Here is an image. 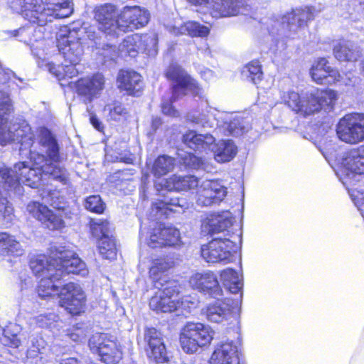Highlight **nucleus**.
Masks as SVG:
<instances>
[{
    "mask_svg": "<svg viewBox=\"0 0 364 364\" xmlns=\"http://www.w3.org/2000/svg\"><path fill=\"white\" fill-rule=\"evenodd\" d=\"M200 75L206 81L210 80L214 77L213 72L208 68L201 70Z\"/></svg>",
    "mask_w": 364,
    "mask_h": 364,
    "instance_id": "64",
    "label": "nucleus"
},
{
    "mask_svg": "<svg viewBox=\"0 0 364 364\" xmlns=\"http://www.w3.org/2000/svg\"><path fill=\"white\" fill-rule=\"evenodd\" d=\"M174 167V159L163 155L159 156L153 166L152 172L156 177H161L171 171Z\"/></svg>",
    "mask_w": 364,
    "mask_h": 364,
    "instance_id": "43",
    "label": "nucleus"
},
{
    "mask_svg": "<svg viewBox=\"0 0 364 364\" xmlns=\"http://www.w3.org/2000/svg\"><path fill=\"white\" fill-rule=\"evenodd\" d=\"M141 48L139 50L148 51L152 53L156 51L158 43L157 36L155 33L139 35Z\"/></svg>",
    "mask_w": 364,
    "mask_h": 364,
    "instance_id": "50",
    "label": "nucleus"
},
{
    "mask_svg": "<svg viewBox=\"0 0 364 364\" xmlns=\"http://www.w3.org/2000/svg\"><path fill=\"white\" fill-rule=\"evenodd\" d=\"M293 16L294 15H293V10H292L291 11L287 13L284 16V21H287L289 26H296V27H302L303 26L299 25V16H295L293 17Z\"/></svg>",
    "mask_w": 364,
    "mask_h": 364,
    "instance_id": "59",
    "label": "nucleus"
},
{
    "mask_svg": "<svg viewBox=\"0 0 364 364\" xmlns=\"http://www.w3.org/2000/svg\"><path fill=\"white\" fill-rule=\"evenodd\" d=\"M209 233H219L227 230L232 226V220L229 213L223 214H213L207 218L205 222Z\"/></svg>",
    "mask_w": 364,
    "mask_h": 364,
    "instance_id": "34",
    "label": "nucleus"
},
{
    "mask_svg": "<svg viewBox=\"0 0 364 364\" xmlns=\"http://www.w3.org/2000/svg\"><path fill=\"white\" fill-rule=\"evenodd\" d=\"M214 332L201 323H188L181 330L179 342L183 351L193 354L210 344Z\"/></svg>",
    "mask_w": 364,
    "mask_h": 364,
    "instance_id": "9",
    "label": "nucleus"
},
{
    "mask_svg": "<svg viewBox=\"0 0 364 364\" xmlns=\"http://www.w3.org/2000/svg\"><path fill=\"white\" fill-rule=\"evenodd\" d=\"M183 163L191 168H205L204 161L194 154H188L183 158Z\"/></svg>",
    "mask_w": 364,
    "mask_h": 364,
    "instance_id": "53",
    "label": "nucleus"
},
{
    "mask_svg": "<svg viewBox=\"0 0 364 364\" xmlns=\"http://www.w3.org/2000/svg\"><path fill=\"white\" fill-rule=\"evenodd\" d=\"M118 87L129 95H136L142 88L141 76L134 71L121 70L117 77Z\"/></svg>",
    "mask_w": 364,
    "mask_h": 364,
    "instance_id": "31",
    "label": "nucleus"
},
{
    "mask_svg": "<svg viewBox=\"0 0 364 364\" xmlns=\"http://www.w3.org/2000/svg\"><path fill=\"white\" fill-rule=\"evenodd\" d=\"M104 110L105 112H108V117L114 121H119L125 118L127 114L122 105L117 103L106 105Z\"/></svg>",
    "mask_w": 364,
    "mask_h": 364,
    "instance_id": "51",
    "label": "nucleus"
},
{
    "mask_svg": "<svg viewBox=\"0 0 364 364\" xmlns=\"http://www.w3.org/2000/svg\"><path fill=\"white\" fill-rule=\"evenodd\" d=\"M205 314L208 320L211 322L223 323L229 320L232 316L230 299H218L206 307Z\"/></svg>",
    "mask_w": 364,
    "mask_h": 364,
    "instance_id": "30",
    "label": "nucleus"
},
{
    "mask_svg": "<svg viewBox=\"0 0 364 364\" xmlns=\"http://www.w3.org/2000/svg\"><path fill=\"white\" fill-rule=\"evenodd\" d=\"M57 279L54 277H45L41 279L38 287V294L40 297L45 298L47 296H60L61 289L58 282L62 279Z\"/></svg>",
    "mask_w": 364,
    "mask_h": 364,
    "instance_id": "39",
    "label": "nucleus"
},
{
    "mask_svg": "<svg viewBox=\"0 0 364 364\" xmlns=\"http://www.w3.org/2000/svg\"><path fill=\"white\" fill-rule=\"evenodd\" d=\"M178 309H181L186 311H190L191 309L196 307L197 300L193 299L191 296H179Z\"/></svg>",
    "mask_w": 364,
    "mask_h": 364,
    "instance_id": "56",
    "label": "nucleus"
},
{
    "mask_svg": "<svg viewBox=\"0 0 364 364\" xmlns=\"http://www.w3.org/2000/svg\"><path fill=\"white\" fill-rule=\"evenodd\" d=\"M155 186L158 190L161 187V189H166L168 191H181L197 187L198 181L197 178L193 176L182 177L174 175L168 179L162 180L161 182H156Z\"/></svg>",
    "mask_w": 364,
    "mask_h": 364,
    "instance_id": "29",
    "label": "nucleus"
},
{
    "mask_svg": "<svg viewBox=\"0 0 364 364\" xmlns=\"http://www.w3.org/2000/svg\"><path fill=\"white\" fill-rule=\"evenodd\" d=\"M192 288L208 294L213 297L222 294V289L215 274L210 272H197L189 279Z\"/></svg>",
    "mask_w": 364,
    "mask_h": 364,
    "instance_id": "24",
    "label": "nucleus"
},
{
    "mask_svg": "<svg viewBox=\"0 0 364 364\" xmlns=\"http://www.w3.org/2000/svg\"><path fill=\"white\" fill-rule=\"evenodd\" d=\"M30 159L32 164L28 162H18L14 168L3 166L0 168V193L6 194L10 192L20 193L21 183L30 186L36 187L41 180L43 173V163L46 156L36 151L33 146L29 149Z\"/></svg>",
    "mask_w": 364,
    "mask_h": 364,
    "instance_id": "1",
    "label": "nucleus"
},
{
    "mask_svg": "<svg viewBox=\"0 0 364 364\" xmlns=\"http://www.w3.org/2000/svg\"><path fill=\"white\" fill-rule=\"evenodd\" d=\"M0 250L7 254L21 255L23 250L14 236L6 232H0Z\"/></svg>",
    "mask_w": 364,
    "mask_h": 364,
    "instance_id": "42",
    "label": "nucleus"
},
{
    "mask_svg": "<svg viewBox=\"0 0 364 364\" xmlns=\"http://www.w3.org/2000/svg\"><path fill=\"white\" fill-rule=\"evenodd\" d=\"M46 202L50 203L55 208L58 210L63 209V206L61 205V201L60 200L61 198L60 197V193L53 190L50 191L46 196L43 197Z\"/></svg>",
    "mask_w": 364,
    "mask_h": 364,
    "instance_id": "54",
    "label": "nucleus"
},
{
    "mask_svg": "<svg viewBox=\"0 0 364 364\" xmlns=\"http://www.w3.org/2000/svg\"><path fill=\"white\" fill-rule=\"evenodd\" d=\"M82 34L83 31L80 29L71 30L68 27L60 29L57 37L58 47L65 62L61 65H55L53 63L48 64L50 73L59 80L65 77H73L78 73L75 67L83 54L81 42Z\"/></svg>",
    "mask_w": 364,
    "mask_h": 364,
    "instance_id": "3",
    "label": "nucleus"
},
{
    "mask_svg": "<svg viewBox=\"0 0 364 364\" xmlns=\"http://www.w3.org/2000/svg\"><path fill=\"white\" fill-rule=\"evenodd\" d=\"M228 194L227 188L219 180H204L198 186L196 203L200 206L220 203Z\"/></svg>",
    "mask_w": 364,
    "mask_h": 364,
    "instance_id": "17",
    "label": "nucleus"
},
{
    "mask_svg": "<svg viewBox=\"0 0 364 364\" xmlns=\"http://www.w3.org/2000/svg\"><path fill=\"white\" fill-rule=\"evenodd\" d=\"M44 341L43 338H37L32 341V346L27 351V355L31 358H35L38 353H41L44 349Z\"/></svg>",
    "mask_w": 364,
    "mask_h": 364,
    "instance_id": "55",
    "label": "nucleus"
},
{
    "mask_svg": "<svg viewBox=\"0 0 364 364\" xmlns=\"http://www.w3.org/2000/svg\"><path fill=\"white\" fill-rule=\"evenodd\" d=\"M350 197L355 205L361 212L362 215L364 217L362 209V207L364 205V192L358 190H353L350 193Z\"/></svg>",
    "mask_w": 364,
    "mask_h": 364,
    "instance_id": "57",
    "label": "nucleus"
},
{
    "mask_svg": "<svg viewBox=\"0 0 364 364\" xmlns=\"http://www.w3.org/2000/svg\"><path fill=\"white\" fill-rule=\"evenodd\" d=\"M9 193H7L6 194H1L0 196H2V198L1 199V205H0V212H2L4 217H9L10 218L14 211V208L12 207L11 203L8 201L6 198L5 197L7 194Z\"/></svg>",
    "mask_w": 364,
    "mask_h": 364,
    "instance_id": "58",
    "label": "nucleus"
},
{
    "mask_svg": "<svg viewBox=\"0 0 364 364\" xmlns=\"http://www.w3.org/2000/svg\"><path fill=\"white\" fill-rule=\"evenodd\" d=\"M187 206V203L184 199L166 196L163 200H159L153 204L152 211L156 210V216L159 213H166V210L178 212L176 208L183 209L186 208Z\"/></svg>",
    "mask_w": 364,
    "mask_h": 364,
    "instance_id": "37",
    "label": "nucleus"
},
{
    "mask_svg": "<svg viewBox=\"0 0 364 364\" xmlns=\"http://www.w3.org/2000/svg\"><path fill=\"white\" fill-rule=\"evenodd\" d=\"M170 31L174 35H188L192 37H204L209 34V28L195 21H188L179 26H173Z\"/></svg>",
    "mask_w": 364,
    "mask_h": 364,
    "instance_id": "35",
    "label": "nucleus"
},
{
    "mask_svg": "<svg viewBox=\"0 0 364 364\" xmlns=\"http://www.w3.org/2000/svg\"><path fill=\"white\" fill-rule=\"evenodd\" d=\"M85 208L96 213H102L105 210V205L100 196H90L85 199Z\"/></svg>",
    "mask_w": 364,
    "mask_h": 364,
    "instance_id": "52",
    "label": "nucleus"
},
{
    "mask_svg": "<svg viewBox=\"0 0 364 364\" xmlns=\"http://www.w3.org/2000/svg\"><path fill=\"white\" fill-rule=\"evenodd\" d=\"M173 262L167 258L160 257L153 259L149 267V277L155 282L162 279L164 274L172 267Z\"/></svg>",
    "mask_w": 364,
    "mask_h": 364,
    "instance_id": "41",
    "label": "nucleus"
},
{
    "mask_svg": "<svg viewBox=\"0 0 364 364\" xmlns=\"http://www.w3.org/2000/svg\"><path fill=\"white\" fill-rule=\"evenodd\" d=\"M279 26V23L278 22H274V25L272 23V20H270L269 22H267V29L272 35H274L276 33V31L278 30Z\"/></svg>",
    "mask_w": 364,
    "mask_h": 364,
    "instance_id": "63",
    "label": "nucleus"
},
{
    "mask_svg": "<svg viewBox=\"0 0 364 364\" xmlns=\"http://www.w3.org/2000/svg\"><path fill=\"white\" fill-rule=\"evenodd\" d=\"M88 345L90 350L98 354L102 362L107 364L119 363L122 358V350L120 343L113 336L97 333L89 339Z\"/></svg>",
    "mask_w": 364,
    "mask_h": 364,
    "instance_id": "10",
    "label": "nucleus"
},
{
    "mask_svg": "<svg viewBox=\"0 0 364 364\" xmlns=\"http://www.w3.org/2000/svg\"><path fill=\"white\" fill-rule=\"evenodd\" d=\"M162 112L167 115L175 116L176 111L173 109L171 105L166 103L162 105Z\"/></svg>",
    "mask_w": 364,
    "mask_h": 364,
    "instance_id": "61",
    "label": "nucleus"
},
{
    "mask_svg": "<svg viewBox=\"0 0 364 364\" xmlns=\"http://www.w3.org/2000/svg\"><path fill=\"white\" fill-rule=\"evenodd\" d=\"M95 18L99 29L109 36H118L119 14L117 8L112 4L98 6L95 9Z\"/></svg>",
    "mask_w": 364,
    "mask_h": 364,
    "instance_id": "20",
    "label": "nucleus"
},
{
    "mask_svg": "<svg viewBox=\"0 0 364 364\" xmlns=\"http://www.w3.org/2000/svg\"><path fill=\"white\" fill-rule=\"evenodd\" d=\"M242 75L254 84H257L262 75L261 66L257 61H252L242 69Z\"/></svg>",
    "mask_w": 364,
    "mask_h": 364,
    "instance_id": "46",
    "label": "nucleus"
},
{
    "mask_svg": "<svg viewBox=\"0 0 364 364\" xmlns=\"http://www.w3.org/2000/svg\"><path fill=\"white\" fill-rule=\"evenodd\" d=\"M166 76L173 82L172 100H176L180 97L185 95L187 92H191L195 95L201 94V89L196 80L187 75L180 66L177 65L169 66Z\"/></svg>",
    "mask_w": 364,
    "mask_h": 364,
    "instance_id": "12",
    "label": "nucleus"
},
{
    "mask_svg": "<svg viewBox=\"0 0 364 364\" xmlns=\"http://www.w3.org/2000/svg\"><path fill=\"white\" fill-rule=\"evenodd\" d=\"M90 123L92 126L98 131L102 132L103 130V125L101 122L95 115H91L90 118Z\"/></svg>",
    "mask_w": 364,
    "mask_h": 364,
    "instance_id": "62",
    "label": "nucleus"
},
{
    "mask_svg": "<svg viewBox=\"0 0 364 364\" xmlns=\"http://www.w3.org/2000/svg\"><path fill=\"white\" fill-rule=\"evenodd\" d=\"M337 98L336 92L332 90H316L302 95L289 91L282 95L283 102L304 117L318 112L321 109H331Z\"/></svg>",
    "mask_w": 364,
    "mask_h": 364,
    "instance_id": "5",
    "label": "nucleus"
},
{
    "mask_svg": "<svg viewBox=\"0 0 364 364\" xmlns=\"http://www.w3.org/2000/svg\"><path fill=\"white\" fill-rule=\"evenodd\" d=\"M12 111L13 103L9 95L0 92V145L21 144V151L33 147L34 134L31 127L26 123L19 124L9 122Z\"/></svg>",
    "mask_w": 364,
    "mask_h": 364,
    "instance_id": "4",
    "label": "nucleus"
},
{
    "mask_svg": "<svg viewBox=\"0 0 364 364\" xmlns=\"http://www.w3.org/2000/svg\"><path fill=\"white\" fill-rule=\"evenodd\" d=\"M195 6L208 5L215 18H225L242 14L248 0H186Z\"/></svg>",
    "mask_w": 364,
    "mask_h": 364,
    "instance_id": "13",
    "label": "nucleus"
},
{
    "mask_svg": "<svg viewBox=\"0 0 364 364\" xmlns=\"http://www.w3.org/2000/svg\"><path fill=\"white\" fill-rule=\"evenodd\" d=\"M336 134L342 141L350 144L364 141V114L345 115L336 126Z\"/></svg>",
    "mask_w": 364,
    "mask_h": 364,
    "instance_id": "11",
    "label": "nucleus"
},
{
    "mask_svg": "<svg viewBox=\"0 0 364 364\" xmlns=\"http://www.w3.org/2000/svg\"><path fill=\"white\" fill-rule=\"evenodd\" d=\"M339 172L344 178H351L355 174H364V146L351 149L341 156L339 159Z\"/></svg>",
    "mask_w": 364,
    "mask_h": 364,
    "instance_id": "19",
    "label": "nucleus"
},
{
    "mask_svg": "<svg viewBox=\"0 0 364 364\" xmlns=\"http://www.w3.org/2000/svg\"><path fill=\"white\" fill-rule=\"evenodd\" d=\"M98 250L102 257L107 259H114L117 256V248L114 239L104 237L98 241Z\"/></svg>",
    "mask_w": 364,
    "mask_h": 364,
    "instance_id": "44",
    "label": "nucleus"
},
{
    "mask_svg": "<svg viewBox=\"0 0 364 364\" xmlns=\"http://www.w3.org/2000/svg\"><path fill=\"white\" fill-rule=\"evenodd\" d=\"M234 247L235 242L230 238H215L202 245L201 256L207 262L228 263L232 258Z\"/></svg>",
    "mask_w": 364,
    "mask_h": 364,
    "instance_id": "14",
    "label": "nucleus"
},
{
    "mask_svg": "<svg viewBox=\"0 0 364 364\" xmlns=\"http://www.w3.org/2000/svg\"><path fill=\"white\" fill-rule=\"evenodd\" d=\"M139 43V34L128 36L117 48L115 46L107 45V48L104 49L103 55L111 59H114L118 55L135 57L141 48Z\"/></svg>",
    "mask_w": 364,
    "mask_h": 364,
    "instance_id": "28",
    "label": "nucleus"
},
{
    "mask_svg": "<svg viewBox=\"0 0 364 364\" xmlns=\"http://www.w3.org/2000/svg\"><path fill=\"white\" fill-rule=\"evenodd\" d=\"M183 141L193 150L200 152L211 151L214 159L219 163L230 161L237 153V148L232 140H221L215 143V137L211 134H198L195 131H189L183 135Z\"/></svg>",
    "mask_w": 364,
    "mask_h": 364,
    "instance_id": "7",
    "label": "nucleus"
},
{
    "mask_svg": "<svg viewBox=\"0 0 364 364\" xmlns=\"http://www.w3.org/2000/svg\"><path fill=\"white\" fill-rule=\"evenodd\" d=\"M26 212L29 215L41 222L43 219H45L46 214L49 213V208L43 203L31 201L26 206Z\"/></svg>",
    "mask_w": 364,
    "mask_h": 364,
    "instance_id": "47",
    "label": "nucleus"
},
{
    "mask_svg": "<svg viewBox=\"0 0 364 364\" xmlns=\"http://www.w3.org/2000/svg\"><path fill=\"white\" fill-rule=\"evenodd\" d=\"M22 328L16 323H9L4 328L1 342L11 348H18L21 345L20 333Z\"/></svg>",
    "mask_w": 364,
    "mask_h": 364,
    "instance_id": "36",
    "label": "nucleus"
},
{
    "mask_svg": "<svg viewBox=\"0 0 364 364\" xmlns=\"http://www.w3.org/2000/svg\"><path fill=\"white\" fill-rule=\"evenodd\" d=\"M334 57L339 61H356L360 53L355 45L350 41L339 40L333 45Z\"/></svg>",
    "mask_w": 364,
    "mask_h": 364,
    "instance_id": "33",
    "label": "nucleus"
},
{
    "mask_svg": "<svg viewBox=\"0 0 364 364\" xmlns=\"http://www.w3.org/2000/svg\"><path fill=\"white\" fill-rule=\"evenodd\" d=\"M11 9L25 19L44 26L53 18L69 17L74 11L72 0H13Z\"/></svg>",
    "mask_w": 364,
    "mask_h": 364,
    "instance_id": "2",
    "label": "nucleus"
},
{
    "mask_svg": "<svg viewBox=\"0 0 364 364\" xmlns=\"http://www.w3.org/2000/svg\"><path fill=\"white\" fill-rule=\"evenodd\" d=\"M144 339L148 344L147 355L156 363L168 360L167 351L161 332L154 328H147Z\"/></svg>",
    "mask_w": 364,
    "mask_h": 364,
    "instance_id": "25",
    "label": "nucleus"
},
{
    "mask_svg": "<svg viewBox=\"0 0 364 364\" xmlns=\"http://www.w3.org/2000/svg\"><path fill=\"white\" fill-rule=\"evenodd\" d=\"M105 78L102 74L97 73L90 78H83L76 82L78 94L93 97L104 88Z\"/></svg>",
    "mask_w": 364,
    "mask_h": 364,
    "instance_id": "32",
    "label": "nucleus"
},
{
    "mask_svg": "<svg viewBox=\"0 0 364 364\" xmlns=\"http://www.w3.org/2000/svg\"><path fill=\"white\" fill-rule=\"evenodd\" d=\"M310 75L312 80L318 84H332L341 80L339 72L332 68L324 58H318L313 63Z\"/></svg>",
    "mask_w": 364,
    "mask_h": 364,
    "instance_id": "23",
    "label": "nucleus"
},
{
    "mask_svg": "<svg viewBox=\"0 0 364 364\" xmlns=\"http://www.w3.org/2000/svg\"><path fill=\"white\" fill-rule=\"evenodd\" d=\"M179 287L170 282L163 289L158 291L149 301L150 308L157 312H173L178 309Z\"/></svg>",
    "mask_w": 364,
    "mask_h": 364,
    "instance_id": "15",
    "label": "nucleus"
},
{
    "mask_svg": "<svg viewBox=\"0 0 364 364\" xmlns=\"http://www.w3.org/2000/svg\"><path fill=\"white\" fill-rule=\"evenodd\" d=\"M220 279L226 289L232 294L238 293L242 288L241 276L232 269L223 270L220 273Z\"/></svg>",
    "mask_w": 364,
    "mask_h": 364,
    "instance_id": "40",
    "label": "nucleus"
},
{
    "mask_svg": "<svg viewBox=\"0 0 364 364\" xmlns=\"http://www.w3.org/2000/svg\"><path fill=\"white\" fill-rule=\"evenodd\" d=\"M57 267L63 273L75 274L85 276L87 273L85 263L81 260L73 252L70 250H62L57 252Z\"/></svg>",
    "mask_w": 364,
    "mask_h": 364,
    "instance_id": "26",
    "label": "nucleus"
},
{
    "mask_svg": "<svg viewBox=\"0 0 364 364\" xmlns=\"http://www.w3.org/2000/svg\"><path fill=\"white\" fill-rule=\"evenodd\" d=\"M180 243L179 230L173 227H163L161 225L151 230L147 240V245L151 248L175 246Z\"/></svg>",
    "mask_w": 364,
    "mask_h": 364,
    "instance_id": "21",
    "label": "nucleus"
},
{
    "mask_svg": "<svg viewBox=\"0 0 364 364\" xmlns=\"http://www.w3.org/2000/svg\"><path fill=\"white\" fill-rule=\"evenodd\" d=\"M60 323L58 315L53 313L43 314L30 318V325L49 328L53 332L59 331Z\"/></svg>",
    "mask_w": 364,
    "mask_h": 364,
    "instance_id": "38",
    "label": "nucleus"
},
{
    "mask_svg": "<svg viewBox=\"0 0 364 364\" xmlns=\"http://www.w3.org/2000/svg\"><path fill=\"white\" fill-rule=\"evenodd\" d=\"M206 113L194 112L188 115V119L204 128H214L215 126L223 129L225 134L238 136L251 129L250 118L228 114L213 113L211 109Z\"/></svg>",
    "mask_w": 364,
    "mask_h": 364,
    "instance_id": "6",
    "label": "nucleus"
},
{
    "mask_svg": "<svg viewBox=\"0 0 364 364\" xmlns=\"http://www.w3.org/2000/svg\"><path fill=\"white\" fill-rule=\"evenodd\" d=\"M237 348L232 341L218 343L210 358L209 364H239Z\"/></svg>",
    "mask_w": 364,
    "mask_h": 364,
    "instance_id": "27",
    "label": "nucleus"
},
{
    "mask_svg": "<svg viewBox=\"0 0 364 364\" xmlns=\"http://www.w3.org/2000/svg\"><path fill=\"white\" fill-rule=\"evenodd\" d=\"M149 20L148 11L139 6H124L119 14L118 36L145 26Z\"/></svg>",
    "mask_w": 364,
    "mask_h": 364,
    "instance_id": "18",
    "label": "nucleus"
},
{
    "mask_svg": "<svg viewBox=\"0 0 364 364\" xmlns=\"http://www.w3.org/2000/svg\"><path fill=\"white\" fill-rule=\"evenodd\" d=\"M38 144L42 147V151L46 152L47 159L43 163V173L49 174L54 179L59 181L63 184L68 181V176L66 170L55 163L59 161L58 144L50 132L46 128L38 129Z\"/></svg>",
    "mask_w": 364,
    "mask_h": 364,
    "instance_id": "8",
    "label": "nucleus"
},
{
    "mask_svg": "<svg viewBox=\"0 0 364 364\" xmlns=\"http://www.w3.org/2000/svg\"><path fill=\"white\" fill-rule=\"evenodd\" d=\"M60 296V306L69 314L77 315L84 311L86 296L78 284L69 282L65 284L61 289Z\"/></svg>",
    "mask_w": 364,
    "mask_h": 364,
    "instance_id": "16",
    "label": "nucleus"
},
{
    "mask_svg": "<svg viewBox=\"0 0 364 364\" xmlns=\"http://www.w3.org/2000/svg\"><path fill=\"white\" fill-rule=\"evenodd\" d=\"M58 254L48 257L44 255H38L30 261V268L38 277H54L60 279L62 270L57 267Z\"/></svg>",
    "mask_w": 364,
    "mask_h": 364,
    "instance_id": "22",
    "label": "nucleus"
},
{
    "mask_svg": "<svg viewBox=\"0 0 364 364\" xmlns=\"http://www.w3.org/2000/svg\"><path fill=\"white\" fill-rule=\"evenodd\" d=\"M319 11L314 6H305L293 9V15H294V16H299V25L304 26L308 21L313 19Z\"/></svg>",
    "mask_w": 364,
    "mask_h": 364,
    "instance_id": "48",
    "label": "nucleus"
},
{
    "mask_svg": "<svg viewBox=\"0 0 364 364\" xmlns=\"http://www.w3.org/2000/svg\"><path fill=\"white\" fill-rule=\"evenodd\" d=\"M41 223L51 230L60 229L64 225L61 215L55 213L50 209L49 213L46 214L45 219H43Z\"/></svg>",
    "mask_w": 364,
    "mask_h": 364,
    "instance_id": "49",
    "label": "nucleus"
},
{
    "mask_svg": "<svg viewBox=\"0 0 364 364\" xmlns=\"http://www.w3.org/2000/svg\"><path fill=\"white\" fill-rule=\"evenodd\" d=\"M11 75H14L11 71L5 70L0 66V84L7 82L11 79ZM0 92H4V91H0ZM5 93L9 95L6 92Z\"/></svg>",
    "mask_w": 364,
    "mask_h": 364,
    "instance_id": "60",
    "label": "nucleus"
},
{
    "mask_svg": "<svg viewBox=\"0 0 364 364\" xmlns=\"http://www.w3.org/2000/svg\"><path fill=\"white\" fill-rule=\"evenodd\" d=\"M90 229L94 237L99 240L104 237H111L110 225L107 220L101 219L92 220L90 223Z\"/></svg>",
    "mask_w": 364,
    "mask_h": 364,
    "instance_id": "45",
    "label": "nucleus"
}]
</instances>
